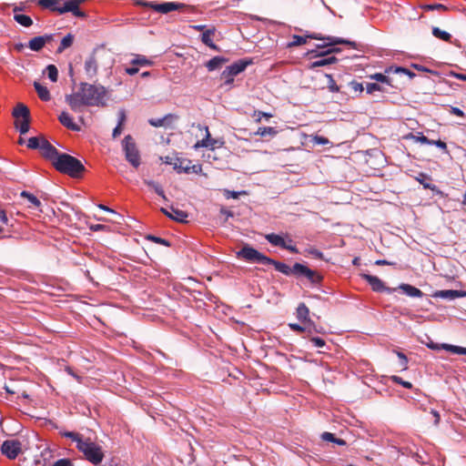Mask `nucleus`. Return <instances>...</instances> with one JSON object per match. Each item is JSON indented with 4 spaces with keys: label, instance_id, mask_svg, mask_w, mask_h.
Returning <instances> with one entry per match:
<instances>
[{
    "label": "nucleus",
    "instance_id": "obj_34",
    "mask_svg": "<svg viewBox=\"0 0 466 466\" xmlns=\"http://www.w3.org/2000/svg\"><path fill=\"white\" fill-rule=\"evenodd\" d=\"M74 42V35L72 34H67L60 43V46H58L56 52L62 53L65 49L70 47L73 45Z\"/></svg>",
    "mask_w": 466,
    "mask_h": 466
},
{
    "label": "nucleus",
    "instance_id": "obj_48",
    "mask_svg": "<svg viewBox=\"0 0 466 466\" xmlns=\"http://www.w3.org/2000/svg\"><path fill=\"white\" fill-rule=\"evenodd\" d=\"M147 239L148 240H151L157 244H161V245H164V246H167V247H170V243L168 240L165 239V238H159V237H156V236H153V235H148L147 237Z\"/></svg>",
    "mask_w": 466,
    "mask_h": 466
},
{
    "label": "nucleus",
    "instance_id": "obj_30",
    "mask_svg": "<svg viewBox=\"0 0 466 466\" xmlns=\"http://www.w3.org/2000/svg\"><path fill=\"white\" fill-rule=\"evenodd\" d=\"M20 196L28 200V202L30 203L29 208H39L41 207L40 200L35 195L29 193L28 191H22L20 193Z\"/></svg>",
    "mask_w": 466,
    "mask_h": 466
},
{
    "label": "nucleus",
    "instance_id": "obj_21",
    "mask_svg": "<svg viewBox=\"0 0 466 466\" xmlns=\"http://www.w3.org/2000/svg\"><path fill=\"white\" fill-rule=\"evenodd\" d=\"M98 64L94 54H92L85 62V71L89 78L96 76Z\"/></svg>",
    "mask_w": 466,
    "mask_h": 466
},
{
    "label": "nucleus",
    "instance_id": "obj_43",
    "mask_svg": "<svg viewBox=\"0 0 466 466\" xmlns=\"http://www.w3.org/2000/svg\"><path fill=\"white\" fill-rule=\"evenodd\" d=\"M366 90L368 94H373L375 91L387 92V89L378 83H368Z\"/></svg>",
    "mask_w": 466,
    "mask_h": 466
},
{
    "label": "nucleus",
    "instance_id": "obj_7",
    "mask_svg": "<svg viewBox=\"0 0 466 466\" xmlns=\"http://www.w3.org/2000/svg\"><path fill=\"white\" fill-rule=\"evenodd\" d=\"M138 5L147 6L152 8L154 11L160 14H167L171 11H180L189 14H194L196 9L194 6L187 5L183 3H176V2H165V3H155V2H146V1H138Z\"/></svg>",
    "mask_w": 466,
    "mask_h": 466
},
{
    "label": "nucleus",
    "instance_id": "obj_38",
    "mask_svg": "<svg viewBox=\"0 0 466 466\" xmlns=\"http://www.w3.org/2000/svg\"><path fill=\"white\" fill-rule=\"evenodd\" d=\"M278 131L276 130L275 127H258V129L257 130V132L255 133L256 135H258L260 137H275L277 135Z\"/></svg>",
    "mask_w": 466,
    "mask_h": 466
},
{
    "label": "nucleus",
    "instance_id": "obj_16",
    "mask_svg": "<svg viewBox=\"0 0 466 466\" xmlns=\"http://www.w3.org/2000/svg\"><path fill=\"white\" fill-rule=\"evenodd\" d=\"M339 51H340L339 48L334 47V48H331V49L328 50L325 53H319V54L316 55L315 56L316 57H320V58L316 60V61H314V62H312L310 64V66H309V68L313 69V68H316V67L325 66L336 63L338 61L336 56H329V57H326V58H323L322 56H325V55L331 54V53H338Z\"/></svg>",
    "mask_w": 466,
    "mask_h": 466
},
{
    "label": "nucleus",
    "instance_id": "obj_44",
    "mask_svg": "<svg viewBox=\"0 0 466 466\" xmlns=\"http://www.w3.org/2000/svg\"><path fill=\"white\" fill-rule=\"evenodd\" d=\"M46 71H47L49 79L52 82H56L57 78H58V70H57L56 66L55 65H48L46 66Z\"/></svg>",
    "mask_w": 466,
    "mask_h": 466
},
{
    "label": "nucleus",
    "instance_id": "obj_1",
    "mask_svg": "<svg viewBox=\"0 0 466 466\" xmlns=\"http://www.w3.org/2000/svg\"><path fill=\"white\" fill-rule=\"evenodd\" d=\"M106 90L103 86L82 82L77 92L66 96V102L73 111L79 112L84 106H106Z\"/></svg>",
    "mask_w": 466,
    "mask_h": 466
},
{
    "label": "nucleus",
    "instance_id": "obj_51",
    "mask_svg": "<svg viewBox=\"0 0 466 466\" xmlns=\"http://www.w3.org/2000/svg\"><path fill=\"white\" fill-rule=\"evenodd\" d=\"M253 116L255 117V121L258 123L261 121L262 117L268 119L272 117V115L262 111H255Z\"/></svg>",
    "mask_w": 466,
    "mask_h": 466
},
{
    "label": "nucleus",
    "instance_id": "obj_36",
    "mask_svg": "<svg viewBox=\"0 0 466 466\" xmlns=\"http://www.w3.org/2000/svg\"><path fill=\"white\" fill-rule=\"evenodd\" d=\"M14 19L23 26L29 27L33 25V20L26 15L15 14Z\"/></svg>",
    "mask_w": 466,
    "mask_h": 466
},
{
    "label": "nucleus",
    "instance_id": "obj_6",
    "mask_svg": "<svg viewBox=\"0 0 466 466\" xmlns=\"http://www.w3.org/2000/svg\"><path fill=\"white\" fill-rule=\"evenodd\" d=\"M308 38L328 41V43H326L323 46H319V47L328 46H336V45H347L355 49L358 48V45L354 41H350L347 39H343L340 37H335V36H322L320 34H318V33L309 34L305 36L294 35L292 36V42H290L288 46L289 47H291V46H299L301 45H305L307 43Z\"/></svg>",
    "mask_w": 466,
    "mask_h": 466
},
{
    "label": "nucleus",
    "instance_id": "obj_54",
    "mask_svg": "<svg viewBox=\"0 0 466 466\" xmlns=\"http://www.w3.org/2000/svg\"><path fill=\"white\" fill-rule=\"evenodd\" d=\"M397 356L398 358L400 360V366L401 367L402 370H407L408 368V359L406 357V355L402 352H397Z\"/></svg>",
    "mask_w": 466,
    "mask_h": 466
},
{
    "label": "nucleus",
    "instance_id": "obj_46",
    "mask_svg": "<svg viewBox=\"0 0 466 466\" xmlns=\"http://www.w3.org/2000/svg\"><path fill=\"white\" fill-rule=\"evenodd\" d=\"M422 8L425 11H433V10L447 11L448 10V7L441 4H429V5H423Z\"/></svg>",
    "mask_w": 466,
    "mask_h": 466
},
{
    "label": "nucleus",
    "instance_id": "obj_62",
    "mask_svg": "<svg viewBox=\"0 0 466 466\" xmlns=\"http://www.w3.org/2000/svg\"><path fill=\"white\" fill-rule=\"evenodd\" d=\"M137 66H133L131 67H127L125 69L126 73L129 76H134L136 75L137 73H138V68L137 67Z\"/></svg>",
    "mask_w": 466,
    "mask_h": 466
},
{
    "label": "nucleus",
    "instance_id": "obj_10",
    "mask_svg": "<svg viewBox=\"0 0 466 466\" xmlns=\"http://www.w3.org/2000/svg\"><path fill=\"white\" fill-rule=\"evenodd\" d=\"M295 270L298 272L297 278H306L313 285L319 284L323 279V277L319 273L301 263H295Z\"/></svg>",
    "mask_w": 466,
    "mask_h": 466
},
{
    "label": "nucleus",
    "instance_id": "obj_11",
    "mask_svg": "<svg viewBox=\"0 0 466 466\" xmlns=\"http://www.w3.org/2000/svg\"><path fill=\"white\" fill-rule=\"evenodd\" d=\"M1 452L10 460H15L22 452V443L18 440H6L1 445Z\"/></svg>",
    "mask_w": 466,
    "mask_h": 466
},
{
    "label": "nucleus",
    "instance_id": "obj_27",
    "mask_svg": "<svg viewBox=\"0 0 466 466\" xmlns=\"http://www.w3.org/2000/svg\"><path fill=\"white\" fill-rule=\"evenodd\" d=\"M215 27L206 29L201 35V41L211 49L218 50V46L215 45L211 39V35L215 34Z\"/></svg>",
    "mask_w": 466,
    "mask_h": 466
},
{
    "label": "nucleus",
    "instance_id": "obj_18",
    "mask_svg": "<svg viewBox=\"0 0 466 466\" xmlns=\"http://www.w3.org/2000/svg\"><path fill=\"white\" fill-rule=\"evenodd\" d=\"M414 179L418 181L425 189L431 190L434 194L442 196L443 193L441 190L439 189L437 186L431 183L432 178L430 175L420 172L417 174V176L414 177Z\"/></svg>",
    "mask_w": 466,
    "mask_h": 466
},
{
    "label": "nucleus",
    "instance_id": "obj_2",
    "mask_svg": "<svg viewBox=\"0 0 466 466\" xmlns=\"http://www.w3.org/2000/svg\"><path fill=\"white\" fill-rule=\"evenodd\" d=\"M237 257L248 262L258 263L262 265H271L274 266L276 270L286 276L294 275L295 277H298V272L295 270V264L292 268H290L283 262L267 257L248 244H245L237 252Z\"/></svg>",
    "mask_w": 466,
    "mask_h": 466
},
{
    "label": "nucleus",
    "instance_id": "obj_41",
    "mask_svg": "<svg viewBox=\"0 0 466 466\" xmlns=\"http://www.w3.org/2000/svg\"><path fill=\"white\" fill-rule=\"evenodd\" d=\"M173 116L171 114H168V115H166L164 117L162 118H150L148 120V123L149 125H151L152 127H163L167 124V120L168 118H172Z\"/></svg>",
    "mask_w": 466,
    "mask_h": 466
},
{
    "label": "nucleus",
    "instance_id": "obj_61",
    "mask_svg": "<svg viewBox=\"0 0 466 466\" xmlns=\"http://www.w3.org/2000/svg\"><path fill=\"white\" fill-rule=\"evenodd\" d=\"M451 113L458 116H464V113L459 107L451 106Z\"/></svg>",
    "mask_w": 466,
    "mask_h": 466
},
{
    "label": "nucleus",
    "instance_id": "obj_12",
    "mask_svg": "<svg viewBox=\"0 0 466 466\" xmlns=\"http://www.w3.org/2000/svg\"><path fill=\"white\" fill-rule=\"evenodd\" d=\"M191 160L176 157L174 161V169L177 170L178 173H195L199 174L202 171V166L198 165H191Z\"/></svg>",
    "mask_w": 466,
    "mask_h": 466
},
{
    "label": "nucleus",
    "instance_id": "obj_59",
    "mask_svg": "<svg viewBox=\"0 0 466 466\" xmlns=\"http://www.w3.org/2000/svg\"><path fill=\"white\" fill-rule=\"evenodd\" d=\"M314 141L319 144V145H326L329 143V140L328 138L324 137H319V136H316L314 137Z\"/></svg>",
    "mask_w": 466,
    "mask_h": 466
},
{
    "label": "nucleus",
    "instance_id": "obj_58",
    "mask_svg": "<svg viewBox=\"0 0 466 466\" xmlns=\"http://www.w3.org/2000/svg\"><path fill=\"white\" fill-rule=\"evenodd\" d=\"M53 466H73L72 461L69 459L57 460Z\"/></svg>",
    "mask_w": 466,
    "mask_h": 466
},
{
    "label": "nucleus",
    "instance_id": "obj_35",
    "mask_svg": "<svg viewBox=\"0 0 466 466\" xmlns=\"http://www.w3.org/2000/svg\"><path fill=\"white\" fill-rule=\"evenodd\" d=\"M370 79H373V80H376L380 83H382V84H386L391 87H394V86L392 85V80L390 77H389L388 76L384 75V74H381V73H375L373 75H370Z\"/></svg>",
    "mask_w": 466,
    "mask_h": 466
},
{
    "label": "nucleus",
    "instance_id": "obj_5",
    "mask_svg": "<svg viewBox=\"0 0 466 466\" xmlns=\"http://www.w3.org/2000/svg\"><path fill=\"white\" fill-rule=\"evenodd\" d=\"M53 167L58 172L76 178L81 177L86 171V167L80 160L66 153H60L58 157H56Z\"/></svg>",
    "mask_w": 466,
    "mask_h": 466
},
{
    "label": "nucleus",
    "instance_id": "obj_15",
    "mask_svg": "<svg viewBox=\"0 0 466 466\" xmlns=\"http://www.w3.org/2000/svg\"><path fill=\"white\" fill-rule=\"evenodd\" d=\"M41 154L43 157L51 161L52 165H54V161H56V157H58L60 152L49 143L47 139L44 137H41Z\"/></svg>",
    "mask_w": 466,
    "mask_h": 466
},
{
    "label": "nucleus",
    "instance_id": "obj_22",
    "mask_svg": "<svg viewBox=\"0 0 466 466\" xmlns=\"http://www.w3.org/2000/svg\"><path fill=\"white\" fill-rule=\"evenodd\" d=\"M398 289L411 298H421L424 295L423 292L418 288L406 283H401Z\"/></svg>",
    "mask_w": 466,
    "mask_h": 466
},
{
    "label": "nucleus",
    "instance_id": "obj_17",
    "mask_svg": "<svg viewBox=\"0 0 466 466\" xmlns=\"http://www.w3.org/2000/svg\"><path fill=\"white\" fill-rule=\"evenodd\" d=\"M265 238L273 246L279 247L281 248L287 249L290 251L291 253L298 254L299 249L296 246L288 245L284 238L275 233L267 234L265 236Z\"/></svg>",
    "mask_w": 466,
    "mask_h": 466
},
{
    "label": "nucleus",
    "instance_id": "obj_47",
    "mask_svg": "<svg viewBox=\"0 0 466 466\" xmlns=\"http://www.w3.org/2000/svg\"><path fill=\"white\" fill-rule=\"evenodd\" d=\"M326 77L328 78V88L330 92H339V86L336 84L331 75L326 74Z\"/></svg>",
    "mask_w": 466,
    "mask_h": 466
},
{
    "label": "nucleus",
    "instance_id": "obj_42",
    "mask_svg": "<svg viewBox=\"0 0 466 466\" xmlns=\"http://www.w3.org/2000/svg\"><path fill=\"white\" fill-rule=\"evenodd\" d=\"M152 64H153L152 61L146 58L143 56H137V57L131 61L132 66H151Z\"/></svg>",
    "mask_w": 466,
    "mask_h": 466
},
{
    "label": "nucleus",
    "instance_id": "obj_56",
    "mask_svg": "<svg viewBox=\"0 0 466 466\" xmlns=\"http://www.w3.org/2000/svg\"><path fill=\"white\" fill-rule=\"evenodd\" d=\"M289 326L292 330L299 332V333L308 331V325L304 327V326H300L296 323H290V324H289Z\"/></svg>",
    "mask_w": 466,
    "mask_h": 466
},
{
    "label": "nucleus",
    "instance_id": "obj_57",
    "mask_svg": "<svg viewBox=\"0 0 466 466\" xmlns=\"http://www.w3.org/2000/svg\"><path fill=\"white\" fill-rule=\"evenodd\" d=\"M431 145H434L436 146L437 147L442 149L444 152H448V149H447V145L445 142H443L442 140L439 139V140H432L431 139Z\"/></svg>",
    "mask_w": 466,
    "mask_h": 466
},
{
    "label": "nucleus",
    "instance_id": "obj_24",
    "mask_svg": "<svg viewBox=\"0 0 466 466\" xmlns=\"http://www.w3.org/2000/svg\"><path fill=\"white\" fill-rule=\"evenodd\" d=\"M12 115L15 120H19L20 118L25 119L30 117V111L25 105L19 103L14 108Z\"/></svg>",
    "mask_w": 466,
    "mask_h": 466
},
{
    "label": "nucleus",
    "instance_id": "obj_55",
    "mask_svg": "<svg viewBox=\"0 0 466 466\" xmlns=\"http://www.w3.org/2000/svg\"><path fill=\"white\" fill-rule=\"evenodd\" d=\"M413 138L416 142H420L421 144H426V145L431 144V139L428 138L426 136L422 135L421 133L419 136L413 137Z\"/></svg>",
    "mask_w": 466,
    "mask_h": 466
},
{
    "label": "nucleus",
    "instance_id": "obj_50",
    "mask_svg": "<svg viewBox=\"0 0 466 466\" xmlns=\"http://www.w3.org/2000/svg\"><path fill=\"white\" fill-rule=\"evenodd\" d=\"M349 86L354 92L362 93L364 89L363 85L356 80H352L351 82H350Z\"/></svg>",
    "mask_w": 466,
    "mask_h": 466
},
{
    "label": "nucleus",
    "instance_id": "obj_25",
    "mask_svg": "<svg viewBox=\"0 0 466 466\" xmlns=\"http://www.w3.org/2000/svg\"><path fill=\"white\" fill-rule=\"evenodd\" d=\"M228 62V58L224 56H215L206 63L208 71H214L220 68L224 64Z\"/></svg>",
    "mask_w": 466,
    "mask_h": 466
},
{
    "label": "nucleus",
    "instance_id": "obj_39",
    "mask_svg": "<svg viewBox=\"0 0 466 466\" xmlns=\"http://www.w3.org/2000/svg\"><path fill=\"white\" fill-rule=\"evenodd\" d=\"M144 183H145L147 186H148L149 187L153 188V189H154V191H155L158 196L162 197L164 199H167V198H166V196H165V192H164V190H163L162 187H161L158 183H157V182H155V181H153V180H148V179H145V180H144Z\"/></svg>",
    "mask_w": 466,
    "mask_h": 466
},
{
    "label": "nucleus",
    "instance_id": "obj_9",
    "mask_svg": "<svg viewBox=\"0 0 466 466\" xmlns=\"http://www.w3.org/2000/svg\"><path fill=\"white\" fill-rule=\"evenodd\" d=\"M123 150L126 159L132 167L137 168L140 166V155L134 138L130 135L126 136L123 139Z\"/></svg>",
    "mask_w": 466,
    "mask_h": 466
},
{
    "label": "nucleus",
    "instance_id": "obj_8",
    "mask_svg": "<svg viewBox=\"0 0 466 466\" xmlns=\"http://www.w3.org/2000/svg\"><path fill=\"white\" fill-rule=\"evenodd\" d=\"M252 64L251 59H239L227 66L221 73V78L225 79L224 85L230 86L234 82V76L243 72L248 66Z\"/></svg>",
    "mask_w": 466,
    "mask_h": 466
},
{
    "label": "nucleus",
    "instance_id": "obj_52",
    "mask_svg": "<svg viewBox=\"0 0 466 466\" xmlns=\"http://www.w3.org/2000/svg\"><path fill=\"white\" fill-rule=\"evenodd\" d=\"M312 331L317 333H324L322 327H318L313 321H309L308 324V332L311 333Z\"/></svg>",
    "mask_w": 466,
    "mask_h": 466
},
{
    "label": "nucleus",
    "instance_id": "obj_37",
    "mask_svg": "<svg viewBox=\"0 0 466 466\" xmlns=\"http://www.w3.org/2000/svg\"><path fill=\"white\" fill-rule=\"evenodd\" d=\"M321 439L326 441L334 442L340 446L346 445V441L344 440L336 438V436L330 432H323L321 434Z\"/></svg>",
    "mask_w": 466,
    "mask_h": 466
},
{
    "label": "nucleus",
    "instance_id": "obj_14",
    "mask_svg": "<svg viewBox=\"0 0 466 466\" xmlns=\"http://www.w3.org/2000/svg\"><path fill=\"white\" fill-rule=\"evenodd\" d=\"M360 277L370 284L372 290L375 292L391 293L396 289L386 287L384 282L376 276H372L370 274H360Z\"/></svg>",
    "mask_w": 466,
    "mask_h": 466
},
{
    "label": "nucleus",
    "instance_id": "obj_19",
    "mask_svg": "<svg viewBox=\"0 0 466 466\" xmlns=\"http://www.w3.org/2000/svg\"><path fill=\"white\" fill-rule=\"evenodd\" d=\"M53 39V35H45L32 38L28 43V47L33 51H40L47 42Z\"/></svg>",
    "mask_w": 466,
    "mask_h": 466
},
{
    "label": "nucleus",
    "instance_id": "obj_33",
    "mask_svg": "<svg viewBox=\"0 0 466 466\" xmlns=\"http://www.w3.org/2000/svg\"><path fill=\"white\" fill-rule=\"evenodd\" d=\"M402 73V74H405L407 75L410 78H413L415 77V73H413L412 71H410V69L408 68H405V67H401V66H390L388 68L385 69V73L386 74H390V73Z\"/></svg>",
    "mask_w": 466,
    "mask_h": 466
},
{
    "label": "nucleus",
    "instance_id": "obj_45",
    "mask_svg": "<svg viewBox=\"0 0 466 466\" xmlns=\"http://www.w3.org/2000/svg\"><path fill=\"white\" fill-rule=\"evenodd\" d=\"M27 147L30 149H41V137H32L27 141Z\"/></svg>",
    "mask_w": 466,
    "mask_h": 466
},
{
    "label": "nucleus",
    "instance_id": "obj_53",
    "mask_svg": "<svg viewBox=\"0 0 466 466\" xmlns=\"http://www.w3.org/2000/svg\"><path fill=\"white\" fill-rule=\"evenodd\" d=\"M309 340L317 348H322L326 344L325 340L319 337H311Z\"/></svg>",
    "mask_w": 466,
    "mask_h": 466
},
{
    "label": "nucleus",
    "instance_id": "obj_23",
    "mask_svg": "<svg viewBox=\"0 0 466 466\" xmlns=\"http://www.w3.org/2000/svg\"><path fill=\"white\" fill-rule=\"evenodd\" d=\"M59 122L66 127V128L73 130V131H79L80 127L76 124L73 122L72 117L67 112H62L61 115L58 117Z\"/></svg>",
    "mask_w": 466,
    "mask_h": 466
},
{
    "label": "nucleus",
    "instance_id": "obj_32",
    "mask_svg": "<svg viewBox=\"0 0 466 466\" xmlns=\"http://www.w3.org/2000/svg\"><path fill=\"white\" fill-rule=\"evenodd\" d=\"M432 35L444 42H451V35L446 31L440 29L439 27H432Z\"/></svg>",
    "mask_w": 466,
    "mask_h": 466
},
{
    "label": "nucleus",
    "instance_id": "obj_3",
    "mask_svg": "<svg viewBox=\"0 0 466 466\" xmlns=\"http://www.w3.org/2000/svg\"><path fill=\"white\" fill-rule=\"evenodd\" d=\"M61 435L76 441L77 450L84 454L86 460L94 465L99 464L103 461L104 452L102 448L90 439L83 440L81 434L74 431H64L61 432Z\"/></svg>",
    "mask_w": 466,
    "mask_h": 466
},
{
    "label": "nucleus",
    "instance_id": "obj_63",
    "mask_svg": "<svg viewBox=\"0 0 466 466\" xmlns=\"http://www.w3.org/2000/svg\"><path fill=\"white\" fill-rule=\"evenodd\" d=\"M122 130H123V126L117 124V126L113 130V134H112L113 137L116 138L118 136H120V134L122 133Z\"/></svg>",
    "mask_w": 466,
    "mask_h": 466
},
{
    "label": "nucleus",
    "instance_id": "obj_20",
    "mask_svg": "<svg viewBox=\"0 0 466 466\" xmlns=\"http://www.w3.org/2000/svg\"><path fill=\"white\" fill-rule=\"evenodd\" d=\"M466 295V292L461 290H453V289H445V290H438L432 296L434 298H441L444 299H455L457 298H461Z\"/></svg>",
    "mask_w": 466,
    "mask_h": 466
},
{
    "label": "nucleus",
    "instance_id": "obj_31",
    "mask_svg": "<svg viewBox=\"0 0 466 466\" xmlns=\"http://www.w3.org/2000/svg\"><path fill=\"white\" fill-rule=\"evenodd\" d=\"M15 127L19 130L21 135L26 134L30 128V117L22 120H15Z\"/></svg>",
    "mask_w": 466,
    "mask_h": 466
},
{
    "label": "nucleus",
    "instance_id": "obj_13",
    "mask_svg": "<svg viewBox=\"0 0 466 466\" xmlns=\"http://www.w3.org/2000/svg\"><path fill=\"white\" fill-rule=\"evenodd\" d=\"M197 127L200 130H205L206 135L205 137L201 140H198L195 145L194 148L198 149L199 147H208L210 149H214L216 147H221L224 143L222 141H218L217 139L211 138L208 127L207 126L203 127L198 124Z\"/></svg>",
    "mask_w": 466,
    "mask_h": 466
},
{
    "label": "nucleus",
    "instance_id": "obj_26",
    "mask_svg": "<svg viewBox=\"0 0 466 466\" xmlns=\"http://www.w3.org/2000/svg\"><path fill=\"white\" fill-rule=\"evenodd\" d=\"M297 318L299 320L306 324H309V321H312L309 319V309L303 302L299 303L297 308Z\"/></svg>",
    "mask_w": 466,
    "mask_h": 466
},
{
    "label": "nucleus",
    "instance_id": "obj_29",
    "mask_svg": "<svg viewBox=\"0 0 466 466\" xmlns=\"http://www.w3.org/2000/svg\"><path fill=\"white\" fill-rule=\"evenodd\" d=\"M170 209H171L172 213H171V216H169V218H171L175 221H177V222H181V223L187 222V218L188 215L186 211L179 210L173 207H171Z\"/></svg>",
    "mask_w": 466,
    "mask_h": 466
},
{
    "label": "nucleus",
    "instance_id": "obj_4",
    "mask_svg": "<svg viewBox=\"0 0 466 466\" xmlns=\"http://www.w3.org/2000/svg\"><path fill=\"white\" fill-rule=\"evenodd\" d=\"M84 2L85 0H38L37 5L60 15L71 12L76 17L86 18V14L79 8Z\"/></svg>",
    "mask_w": 466,
    "mask_h": 466
},
{
    "label": "nucleus",
    "instance_id": "obj_64",
    "mask_svg": "<svg viewBox=\"0 0 466 466\" xmlns=\"http://www.w3.org/2000/svg\"><path fill=\"white\" fill-rule=\"evenodd\" d=\"M0 222L4 224H8V218L6 216L5 211L0 208Z\"/></svg>",
    "mask_w": 466,
    "mask_h": 466
},
{
    "label": "nucleus",
    "instance_id": "obj_60",
    "mask_svg": "<svg viewBox=\"0 0 466 466\" xmlns=\"http://www.w3.org/2000/svg\"><path fill=\"white\" fill-rule=\"evenodd\" d=\"M126 118H127V116H126L125 111L120 110L118 112V123L117 124L123 126L126 122Z\"/></svg>",
    "mask_w": 466,
    "mask_h": 466
},
{
    "label": "nucleus",
    "instance_id": "obj_28",
    "mask_svg": "<svg viewBox=\"0 0 466 466\" xmlns=\"http://www.w3.org/2000/svg\"><path fill=\"white\" fill-rule=\"evenodd\" d=\"M34 87H35L39 98L42 101H49L51 99L49 90L47 89L46 86H44L40 83L35 81L34 83Z\"/></svg>",
    "mask_w": 466,
    "mask_h": 466
},
{
    "label": "nucleus",
    "instance_id": "obj_40",
    "mask_svg": "<svg viewBox=\"0 0 466 466\" xmlns=\"http://www.w3.org/2000/svg\"><path fill=\"white\" fill-rule=\"evenodd\" d=\"M441 348L454 354L466 355V348L450 344H442Z\"/></svg>",
    "mask_w": 466,
    "mask_h": 466
},
{
    "label": "nucleus",
    "instance_id": "obj_49",
    "mask_svg": "<svg viewBox=\"0 0 466 466\" xmlns=\"http://www.w3.org/2000/svg\"><path fill=\"white\" fill-rule=\"evenodd\" d=\"M390 380L397 384H400L401 386H403L406 389L412 388V384L410 381H405L399 376H391Z\"/></svg>",
    "mask_w": 466,
    "mask_h": 466
}]
</instances>
